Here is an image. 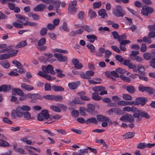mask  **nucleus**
<instances>
[{
    "instance_id": "9",
    "label": "nucleus",
    "mask_w": 155,
    "mask_h": 155,
    "mask_svg": "<svg viewBox=\"0 0 155 155\" xmlns=\"http://www.w3.org/2000/svg\"><path fill=\"white\" fill-rule=\"evenodd\" d=\"M21 87L23 90L29 91L34 89V87L31 85H27L25 83H22L21 84Z\"/></svg>"
},
{
    "instance_id": "26",
    "label": "nucleus",
    "mask_w": 155,
    "mask_h": 155,
    "mask_svg": "<svg viewBox=\"0 0 155 155\" xmlns=\"http://www.w3.org/2000/svg\"><path fill=\"white\" fill-rule=\"evenodd\" d=\"M134 136V133L132 132H129L123 135L124 138L130 139L133 137Z\"/></svg>"
},
{
    "instance_id": "11",
    "label": "nucleus",
    "mask_w": 155,
    "mask_h": 155,
    "mask_svg": "<svg viewBox=\"0 0 155 155\" xmlns=\"http://www.w3.org/2000/svg\"><path fill=\"white\" fill-rule=\"evenodd\" d=\"M45 5L44 4H39L34 8V11L35 12L41 11L45 8Z\"/></svg>"
},
{
    "instance_id": "38",
    "label": "nucleus",
    "mask_w": 155,
    "mask_h": 155,
    "mask_svg": "<svg viewBox=\"0 0 155 155\" xmlns=\"http://www.w3.org/2000/svg\"><path fill=\"white\" fill-rule=\"evenodd\" d=\"M143 57L145 60H149L151 58V54L150 53H145L143 54Z\"/></svg>"
},
{
    "instance_id": "24",
    "label": "nucleus",
    "mask_w": 155,
    "mask_h": 155,
    "mask_svg": "<svg viewBox=\"0 0 155 155\" xmlns=\"http://www.w3.org/2000/svg\"><path fill=\"white\" fill-rule=\"evenodd\" d=\"M86 93L84 92H82L78 93V94L80 96L81 99L83 100L88 101L90 100V99L87 97L85 96Z\"/></svg>"
},
{
    "instance_id": "2",
    "label": "nucleus",
    "mask_w": 155,
    "mask_h": 155,
    "mask_svg": "<svg viewBox=\"0 0 155 155\" xmlns=\"http://www.w3.org/2000/svg\"><path fill=\"white\" fill-rule=\"evenodd\" d=\"M22 110L20 107H17L16 110H13L11 114V116L13 118H15L16 115L19 117H21L23 115Z\"/></svg>"
},
{
    "instance_id": "32",
    "label": "nucleus",
    "mask_w": 155,
    "mask_h": 155,
    "mask_svg": "<svg viewBox=\"0 0 155 155\" xmlns=\"http://www.w3.org/2000/svg\"><path fill=\"white\" fill-rule=\"evenodd\" d=\"M11 50L8 53L9 56L10 57H15L17 55L18 51L17 50Z\"/></svg>"
},
{
    "instance_id": "36",
    "label": "nucleus",
    "mask_w": 155,
    "mask_h": 155,
    "mask_svg": "<svg viewBox=\"0 0 155 155\" xmlns=\"http://www.w3.org/2000/svg\"><path fill=\"white\" fill-rule=\"evenodd\" d=\"M128 101H126L124 100L119 101L117 102V104L121 106H126L128 105Z\"/></svg>"
},
{
    "instance_id": "60",
    "label": "nucleus",
    "mask_w": 155,
    "mask_h": 155,
    "mask_svg": "<svg viewBox=\"0 0 155 155\" xmlns=\"http://www.w3.org/2000/svg\"><path fill=\"white\" fill-rule=\"evenodd\" d=\"M98 30L100 31H101V33H103L105 31H109V28L106 27H101L99 28Z\"/></svg>"
},
{
    "instance_id": "21",
    "label": "nucleus",
    "mask_w": 155,
    "mask_h": 155,
    "mask_svg": "<svg viewBox=\"0 0 155 155\" xmlns=\"http://www.w3.org/2000/svg\"><path fill=\"white\" fill-rule=\"evenodd\" d=\"M52 90L56 91H64V88L61 86H58L56 85H53L51 87Z\"/></svg>"
},
{
    "instance_id": "49",
    "label": "nucleus",
    "mask_w": 155,
    "mask_h": 155,
    "mask_svg": "<svg viewBox=\"0 0 155 155\" xmlns=\"http://www.w3.org/2000/svg\"><path fill=\"white\" fill-rule=\"evenodd\" d=\"M86 121L87 122L95 124H96L97 123V121L96 118L94 117H92L88 119Z\"/></svg>"
},
{
    "instance_id": "63",
    "label": "nucleus",
    "mask_w": 155,
    "mask_h": 155,
    "mask_svg": "<svg viewBox=\"0 0 155 155\" xmlns=\"http://www.w3.org/2000/svg\"><path fill=\"white\" fill-rule=\"evenodd\" d=\"M88 153L87 149L86 148L82 150H80L78 153V155H84L85 153Z\"/></svg>"
},
{
    "instance_id": "31",
    "label": "nucleus",
    "mask_w": 155,
    "mask_h": 155,
    "mask_svg": "<svg viewBox=\"0 0 155 155\" xmlns=\"http://www.w3.org/2000/svg\"><path fill=\"white\" fill-rule=\"evenodd\" d=\"M52 3L55 9L57 10L59 8L61 3L60 1H54L53 0V2Z\"/></svg>"
},
{
    "instance_id": "50",
    "label": "nucleus",
    "mask_w": 155,
    "mask_h": 155,
    "mask_svg": "<svg viewBox=\"0 0 155 155\" xmlns=\"http://www.w3.org/2000/svg\"><path fill=\"white\" fill-rule=\"evenodd\" d=\"M47 30L46 28H42L40 31V35L42 36L45 35L47 34Z\"/></svg>"
},
{
    "instance_id": "12",
    "label": "nucleus",
    "mask_w": 155,
    "mask_h": 155,
    "mask_svg": "<svg viewBox=\"0 0 155 155\" xmlns=\"http://www.w3.org/2000/svg\"><path fill=\"white\" fill-rule=\"evenodd\" d=\"M98 14L102 18H105L108 17L106 11L104 9H101L98 11Z\"/></svg>"
},
{
    "instance_id": "44",
    "label": "nucleus",
    "mask_w": 155,
    "mask_h": 155,
    "mask_svg": "<svg viewBox=\"0 0 155 155\" xmlns=\"http://www.w3.org/2000/svg\"><path fill=\"white\" fill-rule=\"evenodd\" d=\"M87 107L88 109V112L89 113L95 110V107L93 104H87Z\"/></svg>"
},
{
    "instance_id": "42",
    "label": "nucleus",
    "mask_w": 155,
    "mask_h": 155,
    "mask_svg": "<svg viewBox=\"0 0 155 155\" xmlns=\"http://www.w3.org/2000/svg\"><path fill=\"white\" fill-rule=\"evenodd\" d=\"M12 63L15 65L18 68H23V66L18 61L15 60L13 61Z\"/></svg>"
},
{
    "instance_id": "7",
    "label": "nucleus",
    "mask_w": 155,
    "mask_h": 155,
    "mask_svg": "<svg viewBox=\"0 0 155 155\" xmlns=\"http://www.w3.org/2000/svg\"><path fill=\"white\" fill-rule=\"evenodd\" d=\"M15 16L21 20L23 21V25H28V21H27L28 20V18L26 17L23 16L19 14H16L15 15Z\"/></svg>"
},
{
    "instance_id": "40",
    "label": "nucleus",
    "mask_w": 155,
    "mask_h": 155,
    "mask_svg": "<svg viewBox=\"0 0 155 155\" xmlns=\"http://www.w3.org/2000/svg\"><path fill=\"white\" fill-rule=\"evenodd\" d=\"M129 68L133 69L134 71L137 72V69L136 65L130 62L128 66Z\"/></svg>"
},
{
    "instance_id": "27",
    "label": "nucleus",
    "mask_w": 155,
    "mask_h": 155,
    "mask_svg": "<svg viewBox=\"0 0 155 155\" xmlns=\"http://www.w3.org/2000/svg\"><path fill=\"white\" fill-rule=\"evenodd\" d=\"M92 98L94 100L99 101L102 99V97L99 96L98 93L94 92L92 94Z\"/></svg>"
},
{
    "instance_id": "19",
    "label": "nucleus",
    "mask_w": 155,
    "mask_h": 155,
    "mask_svg": "<svg viewBox=\"0 0 155 155\" xmlns=\"http://www.w3.org/2000/svg\"><path fill=\"white\" fill-rule=\"evenodd\" d=\"M11 88V86L10 85H2L0 86V91L6 92L9 90Z\"/></svg>"
},
{
    "instance_id": "30",
    "label": "nucleus",
    "mask_w": 155,
    "mask_h": 155,
    "mask_svg": "<svg viewBox=\"0 0 155 155\" xmlns=\"http://www.w3.org/2000/svg\"><path fill=\"white\" fill-rule=\"evenodd\" d=\"M14 47L15 46L14 45L8 46L5 48H4L2 50H0V53H4L10 51V50L13 49Z\"/></svg>"
},
{
    "instance_id": "55",
    "label": "nucleus",
    "mask_w": 155,
    "mask_h": 155,
    "mask_svg": "<svg viewBox=\"0 0 155 155\" xmlns=\"http://www.w3.org/2000/svg\"><path fill=\"white\" fill-rule=\"evenodd\" d=\"M93 8L96 9L100 8L101 5V2H94L93 4Z\"/></svg>"
},
{
    "instance_id": "62",
    "label": "nucleus",
    "mask_w": 155,
    "mask_h": 155,
    "mask_svg": "<svg viewBox=\"0 0 155 155\" xmlns=\"http://www.w3.org/2000/svg\"><path fill=\"white\" fill-rule=\"evenodd\" d=\"M50 108L52 110L56 112H60L61 111V110L59 108L56 106L52 105L51 106Z\"/></svg>"
},
{
    "instance_id": "22",
    "label": "nucleus",
    "mask_w": 155,
    "mask_h": 155,
    "mask_svg": "<svg viewBox=\"0 0 155 155\" xmlns=\"http://www.w3.org/2000/svg\"><path fill=\"white\" fill-rule=\"evenodd\" d=\"M105 88L102 86H98V91H100V94L102 95L104 94H107V91L105 90Z\"/></svg>"
},
{
    "instance_id": "15",
    "label": "nucleus",
    "mask_w": 155,
    "mask_h": 155,
    "mask_svg": "<svg viewBox=\"0 0 155 155\" xmlns=\"http://www.w3.org/2000/svg\"><path fill=\"white\" fill-rule=\"evenodd\" d=\"M97 118L99 121L108 122L109 120V119L107 117H104L101 115H97Z\"/></svg>"
},
{
    "instance_id": "47",
    "label": "nucleus",
    "mask_w": 155,
    "mask_h": 155,
    "mask_svg": "<svg viewBox=\"0 0 155 155\" xmlns=\"http://www.w3.org/2000/svg\"><path fill=\"white\" fill-rule=\"evenodd\" d=\"M131 59L133 60H136L137 62L139 63L142 62L143 61V59L138 56L135 57H131Z\"/></svg>"
},
{
    "instance_id": "56",
    "label": "nucleus",
    "mask_w": 155,
    "mask_h": 155,
    "mask_svg": "<svg viewBox=\"0 0 155 155\" xmlns=\"http://www.w3.org/2000/svg\"><path fill=\"white\" fill-rule=\"evenodd\" d=\"M28 16L29 17H31L33 18V19L35 20H38L39 18V16L37 14H32L31 13H30Z\"/></svg>"
},
{
    "instance_id": "34",
    "label": "nucleus",
    "mask_w": 155,
    "mask_h": 155,
    "mask_svg": "<svg viewBox=\"0 0 155 155\" xmlns=\"http://www.w3.org/2000/svg\"><path fill=\"white\" fill-rule=\"evenodd\" d=\"M77 8L75 7L68 5V10L69 12L72 13H74L76 11Z\"/></svg>"
},
{
    "instance_id": "25",
    "label": "nucleus",
    "mask_w": 155,
    "mask_h": 155,
    "mask_svg": "<svg viewBox=\"0 0 155 155\" xmlns=\"http://www.w3.org/2000/svg\"><path fill=\"white\" fill-rule=\"evenodd\" d=\"M125 89L129 93L133 94L135 92V88L132 86H127L125 87Z\"/></svg>"
},
{
    "instance_id": "54",
    "label": "nucleus",
    "mask_w": 155,
    "mask_h": 155,
    "mask_svg": "<svg viewBox=\"0 0 155 155\" xmlns=\"http://www.w3.org/2000/svg\"><path fill=\"white\" fill-rule=\"evenodd\" d=\"M146 92H148L150 94H155V90L153 88L150 87H147Z\"/></svg>"
},
{
    "instance_id": "6",
    "label": "nucleus",
    "mask_w": 155,
    "mask_h": 155,
    "mask_svg": "<svg viewBox=\"0 0 155 155\" xmlns=\"http://www.w3.org/2000/svg\"><path fill=\"white\" fill-rule=\"evenodd\" d=\"M54 56L57 58L58 61L65 62L68 59L67 56H64L60 53H54Z\"/></svg>"
},
{
    "instance_id": "29",
    "label": "nucleus",
    "mask_w": 155,
    "mask_h": 155,
    "mask_svg": "<svg viewBox=\"0 0 155 155\" xmlns=\"http://www.w3.org/2000/svg\"><path fill=\"white\" fill-rule=\"evenodd\" d=\"M53 52H59L64 54L68 53V51L66 50H63L61 49L55 48L52 50Z\"/></svg>"
},
{
    "instance_id": "23",
    "label": "nucleus",
    "mask_w": 155,
    "mask_h": 155,
    "mask_svg": "<svg viewBox=\"0 0 155 155\" xmlns=\"http://www.w3.org/2000/svg\"><path fill=\"white\" fill-rule=\"evenodd\" d=\"M88 15L91 19H93L96 17L97 14L93 10L89 9L88 12Z\"/></svg>"
},
{
    "instance_id": "14",
    "label": "nucleus",
    "mask_w": 155,
    "mask_h": 155,
    "mask_svg": "<svg viewBox=\"0 0 155 155\" xmlns=\"http://www.w3.org/2000/svg\"><path fill=\"white\" fill-rule=\"evenodd\" d=\"M13 25L14 27L17 28H22L23 26V21H16L13 23Z\"/></svg>"
},
{
    "instance_id": "8",
    "label": "nucleus",
    "mask_w": 155,
    "mask_h": 155,
    "mask_svg": "<svg viewBox=\"0 0 155 155\" xmlns=\"http://www.w3.org/2000/svg\"><path fill=\"white\" fill-rule=\"evenodd\" d=\"M72 61L75 68L78 69H80L83 67L82 64L79 63V61L77 59L74 58L72 59Z\"/></svg>"
},
{
    "instance_id": "10",
    "label": "nucleus",
    "mask_w": 155,
    "mask_h": 155,
    "mask_svg": "<svg viewBox=\"0 0 155 155\" xmlns=\"http://www.w3.org/2000/svg\"><path fill=\"white\" fill-rule=\"evenodd\" d=\"M135 100L139 103V105L140 104L142 106H143L146 104L147 99L144 97H139L137 98Z\"/></svg>"
},
{
    "instance_id": "53",
    "label": "nucleus",
    "mask_w": 155,
    "mask_h": 155,
    "mask_svg": "<svg viewBox=\"0 0 155 155\" xmlns=\"http://www.w3.org/2000/svg\"><path fill=\"white\" fill-rule=\"evenodd\" d=\"M10 57L8 53H5L0 55V60L7 59L9 58Z\"/></svg>"
},
{
    "instance_id": "57",
    "label": "nucleus",
    "mask_w": 155,
    "mask_h": 155,
    "mask_svg": "<svg viewBox=\"0 0 155 155\" xmlns=\"http://www.w3.org/2000/svg\"><path fill=\"white\" fill-rule=\"evenodd\" d=\"M56 71L57 73V75L58 77H63L65 76V75L62 74V71L61 70L59 69H57L55 70Z\"/></svg>"
},
{
    "instance_id": "33",
    "label": "nucleus",
    "mask_w": 155,
    "mask_h": 155,
    "mask_svg": "<svg viewBox=\"0 0 155 155\" xmlns=\"http://www.w3.org/2000/svg\"><path fill=\"white\" fill-rule=\"evenodd\" d=\"M27 45L25 41H21L18 43L15 46V48L18 49L24 46Z\"/></svg>"
},
{
    "instance_id": "35",
    "label": "nucleus",
    "mask_w": 155,
    "mask_h": 155,
    "mask_svg": "<svg viewBox=\"0 0 155 155\" xmlns=\"http://www.w3.org/2000/svg\"><path fill=\"white\" fill-rule=\"evenodd\" d=\"M135 107H130L129 106L125 107L123 108V110L124 111L128 112H133V110Z\"/></svg>"
},
{
    "instance_id": "37",
    "label": "nucleus",
    "mask_w": 155,
    "mask_h": 155,
    "mask_svg": "<svg viewBox=\"0 0 155 155\" xmlns=\"http://www.w3.org/2000/svg\"><path fill=\"white\" fill-rule=\"evenodd\" d=\"M19 97V99L20 101H23L26 100L27 98H29V93L26 94H23V95L20 96Z\"/></svg>"
},
{
    "instance_id": "46",
    "label": "nucleus",
    "mask_w": 155,
    "mask_h": 155,
    "mask_svg": "<svg viewBox=\"0 0 155 155\" xmlns=\"http://www.w3.org/2000/svg\"><path fill=\"white\" fill-rule=\"evenodd\" d=\"M123 99L126 101H130L132 100V98L131 96L128 94H124L123 95Z\"/></svg>"
},
{
    "instance_id": "20",
    "label": "nucleus",
    "mask_w": 155,
    "mask_h": 155,
    "mask_svg": "<svg viewBox=\"0 0 155 155\" xmlns=\"http://www.w3.org/2000/svg\"><path fill=\"white\" fill-rule=\"evenodd\" d=\"M0 64L3 68L6 69L8 68L10 66L8 61L6 60L2 61L0 62Z\"/></svg>"
},
{
    "instance_id": "13",
    "label": "nucleus",
    "mask_w": 155,
    "mask_h": 155,
    "mask_svg": "<svg viewBox=\"0 0 155 155\" xmlns=\"http://www.w3.org/2000/svg\"><path fill=\"white\" fill-rule=\"evenodd\" d=\"M12 94L14 95L17 94L18 95L21 96L24 94V92L22 90L19 88H14L12 90Z\"/></svg>"
},
{
    "instance_id": "18",
    "label": "nucleus",
    "mask_w": 155,
    "mask_h": 155,
    "mask_svg": "<svg viewBox=\"0 0 155 155\" xmlns=\"http://www.w3.org/2000/svg\"><path fill=\"white\" fill-rule=\"evenodd\" d=\"M86 37L88 39V41L91 43H93L95 40L97 39V36L94 35H87Z\"/></svg>"
},
{
    "instance_id": "4",
    "label": "nucleus",
    "mask_w": 155,
    "mask_h": 155,
    "mask_svg": "<svg viewBox=\"0 0 155 155\" xmlns=\"http://www.w3.org/2000/svg\"><path fill=\"white\" fill-rule=\"evenodd\" d=\"M94 73V72L91 71H87L85 73H81V76L83 78L89 79L91 76H93Z\"/></svg>"
},
{
    "instance_id": "45",
    "label": "nucleus",
    "mask_w": 155,
    "mask_h": 155,
    "mask_svg": "<svg viewBox=\"0 0 155 155\" xmlns=\"http://www.w3.org/2000/svg\"><path fill=\"white\" fill-rule=\"evenodd\" d=\"M140 114L141 116L146 119H148L150 118V116L145 111H140Z\"/></svg>"
},
{
    "instance_id": "51",
    "label": "nucleus",
    "mask_w": 155,
    "mask_h": 155,
    "mask_svg": "<svg viewBox=\"0 0 155 155\" xmlns=\"http://www.w3.org/2000/svg\"><path fill=\"white\" fill-rule=\"evenodd\" d=\"M63 98V96L61 95H53V100H54L56 101H59L60 100H61Z\"/></svg>"
},
{
    "instance_id": "28",
    "label": "nucleus",
    "mask_w": 155,
    "mask_h": 155,
    "mask_svg": "<svg viewBox=\"0 0 155 155\" xmlns=\"http://www.w3.org/2000/svg\"><path fill=\"white\" fill-rule=\"evenodd\" d=\"M105 51V49L104 48H100L99 49L98 51L96 52L95 54L97 56L101 57Z\"/></svg>"
},
{
    "instance_id": "16",
    "label": "nucleus",
    "mask_w": 155,
    "mask_h": 155,
    "mask_svg": "<svg viewBox=\"0 0 155 155\" xmlns=\"http://www.w3.org/2000/svg\"><path fill=\"white\" fill-rule=\"evenodd\" d=\"M29 99L36 100L37 99H41L42 98L41 96L38 94L29 93Z\"/></svg>"
},
{
    "instance_id": "61",
    "label": "nucleus",
    "mask_w": 155,
    "mask_h": 155,
    "mask_svg": "<svg viewBox=\"0 0 155 155\" xmlns=\"http://www.w3.org/2000/svg\"><path fill=\"white\" fill-rule=\"evenodd\" d=\"M120 77L123 81L126 82H129L131 81V79L130 78L125 76L124 75H121L120 76Z\"/></svg>"
},
{
    "instance_id": "39",
    "label": "nucleus",
    "mask_w": 155,
    "mask_h": 155,
    "mask_svg": "<svg viewBox=\"0 0 155 155\" xmlns=\"http://www.w3.org/2000/svg\"><path fill=\"white\" fill-rule=\"evenodd\" d=\"M43 116L44 117L45 119H47L49 117V115L48 113V111L46 110H42L41 113Z\"/></svg>"
},
{
    "instance_id": "43",
    "label": "nucleus",
    "mask_w": 155,
    "mask_h": 155,
    "mask_svg": "<svg viewBox=\"0 0 155 155\" xmlns=\"http://www.w3.org/2000/svg\"><path fill=\"white\" fill-rule=\"evenodd\" d=\"M46 43V39L45 38H41L38 41V46H40L45 44Z\"/></svg>"
},
{
    "instance_id": "17",
    "label": "nucleus",
    "mask_w": 155,
    "mask_h": 155,
    "mask_svg": "<svg viewBox=\"0 0 155 155\" xmlns=\"http://www.w3.org/2000/svg\"><path fill=\"white\" fill-rule=\"evenodd\" d=\"M79 81L71 83L68 84V86L69 87L72 89H74L77 88L80 84Z\"/></svg>"
},
{
    "instance_id": "48",
    "label": "nucleus",
    "mask_w": 155,
    "mask_h": 155,
    "mask_svg": "<svg viewBox=\"0 0 155 155\" xmlns=\"http://www.w3.org/2000/svg\"><path fill=\"white\" fill-rule=\"evenodd\" d=\"M127 121H128L130 123H133L134 122V118L131 114H127Z\"/></svg>"
},
{
    "instance_id": "41",
    "label": "nucleus",
    "mask_w": 155,
    "mask_h": 155,
    "mask_svg": "<svg viewBox=\"0 0 155 155\" xmlns=\"http://www.w3.org/2000/svg\"><path fill=\"white\" fill-rule=\"evenodd\" d=\"M87 46L90 50L91 52H94L95 51V48L93 45L88 44H87Z\"/></svg>"
},
{
    "instance_id": "1",
    "label": "nucleus",
    "mask_w": 155,
    "mask_h": 155,
    "mask_svg": "<svg viewBox=\"0 0 155 155\" xmlns=\"http://www.w3.org/2000/svg\"><path fill=\"white\" fill-rule=\"evenodd\" d=\"M113 15L117 17H123L125 15L124 11L122 7L120 5H117L112 10Z\"/></svg>"
},
{
    "instance_id": "59",
    "label": "nucleus",
    "mask_w": 155,
    "mask_h": 155,
    "mask_svg": "<svg viewBox=\"0 0 155 155\" xmlns=\"http://www.w3.org/2000/svg\"><path fill=\"white\" fill-rule=\"evenodd\" d=\"M9 145V143L2 140L0 139V146L2 147H7Z\"/></svg>"
},
{
    "instance_id": "5",
    "label": "nucleus",
    "mask_w": 155,
    "mask_h": 155,
    "mask_svg": "<svg viewBox=\"0 0 155 155\" xmlns=\"http://www.w3.org/2000/svg\"><path fill=\"white\" fill-rule=\"evenodd\" d=\"M153 12V9L150 7H143L141 10V13L144 15H148L149 14L152 13Z\"/></svg>"
},
{
    "instance_id": "58",
    "label": "nucleus",
    "mask_w": 155,
    "mask_h": 155,
    "mask_svg": "<svg viewBox=\"0 0 155 155\" xmlns=\"http://www.w3.org/2000/svg\"><path fill=\"white\" fill-rule=\"evenodd\" d=\"M143 41L148 44H151L152 42L150 38L148 37L145 36L143 38Z\"/></svg>"
},
{
    "instance_id": "52",
    "label": "nucleus",
    "mask_w": 155,
    "mask_h": 155,
    "mask_svg": "<svg viewBox=\"0 0 155 155\" xmlns=\"http://www.w3.org/2000/svg\"><path fill=\"white\" fill-rule=\"evenodd\" d=\"M127 38V37L126 35L124 34H123L122 35L119 36L117 40L119 42H120L121 41L124 40H125Z\"/></svg>"
},
{
    "instance_id": "64",
    "label": "nucleus",
    "mask_w": 155,
    "mask_h": 155,
    "mask_svg": "<svg viewBox=\"0 0 155 155\" xmlns=\"http://www.w3.org/2000/svg\"><path fill=\"white\" fill-rule=\"evenodd\" d=\"M137 147L139 149H144L146 148V144L143 143H140L137 145Z\"/></svg>"
},
{
    "instance_id": "3",
    "label": "nucleus",
    "mask_w": 155,
    "mask_h": 155,
    "mask_svg": "<svg viewBox=\"0 0 155 155\" xmlns=\"http://www.w3.org/2000/svg\"><path fill=\"white\" fill-rule=\"evenodd\" d=\"M42 69L44 73H49L52 74H55V72L53 70V68L51 65H48L47 66H44L42 67Z\"/></svg>"
}]
</instances>
